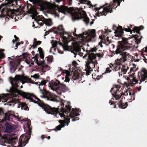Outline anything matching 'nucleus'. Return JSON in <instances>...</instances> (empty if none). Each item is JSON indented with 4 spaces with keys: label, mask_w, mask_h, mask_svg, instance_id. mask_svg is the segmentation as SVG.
I'll list each match as a JSON object with an SVG mask.
<instances>
[{
    "label": "nucleus",
    "mask_w": 147,
    "mask_h": 147,
    "mask_svg": "<svg viewBox=\"0 0 147 147\" xmlns=\"http://www.w3.org/2000/svg\"><path fill=\"white\" fill-rule=\"evenodd\" d=\"M29 82L30 83L35 84L39 86L40 92L42 94V96H40L41 98H44L47 100H50L53 102H59V100L57 99V96L53 93L50 92H47L43 88H40V86H43L45 85L46 82L45 81H42L39 84L37 82L34 83L29 78L26 76L23 75H16L15 77L12 78V80L10 81L11 86L10 88L11 90L18 94L22 96L23 98L27 96L28 93L23 91L19 90L17 89L19 87V85L22 83V84H25L26 83Z\"/></svg>",
    "instance_id": "1"
},
{
    "label": "nucleus",
    "mask_w": 147,
    "mask_h": 147,
    "mask_svg": "<svg viewBox=\"0 0 147 147\" xmlns=\"http://www.w3.org/2000/svg\"><path fill=\"white\" fill-rule=\"evenodd\" d=\"M28 94L27 96L24 98L29 100L31 102H33L34 103L37 104L44 110L47 113L53 114L54 115L55 114V115H58L61 117H63L64 118L63 120H59V122L61 125L56 127L53 129L55 131L60 130L62 127H64L66 125L67 126L69 125L70 122V119L67 117H69L72 118L80 115L79 114L76 112L78 111L77 109H72L71 110V107L70 106L66 105V109H62L61 110V113H59L58 109L56 108L52 107L48 105H45L39 104L40 103L39 102L38 103L35 100L33 101L31 98L28 96Z\"/></svg>",
    "instance_id": "2"
},
{
    "label": "nucleus",
    "mask_w": 147,
    "mask_h": 147,
    "mask_svg": "<svg viewBox=\"0 0 147 147\" xmlns=\"http://www.w3.org/2000/svg\"><path fill=\"white\" fill-rule=\"evenodd\" d=\"M9 92V94H8L11 97L15 98H13L10 99V100H8L9 96L5 94H2L0 95V102L1 101L2 102H7V103L4 104V105H6L7 104V105L10 106H13L16 104H18V108H21L22 109L28 111L29 110L28 107L25 103L20 102L18 101V94L17 93L11 91L10 89Z\"/></svg>",
    "instance_id": "3"
},
{
    "label": "nucleus",
    "mask_w": 147,
    "mask_h": 147,
    "mask_svg": "<svg viewBox=\"0 0 147 147\" xmlns=\"http://www.w3.org/2000/svg\"><path fill=\"white\" fill-rule=\"evenodd\" d=\"M73 35L78 36L82 42H94L96 40V30L95 29L88 30L78 35L75 32H73Z\"/></svg>",
    "instance_id": "4"
},
{
    "label": "nucleus",
    "mask_w": 147,
    "mask_h": 147,
    "mask_svg": "<svg viewBox=\"0 0 147 147\" xmlns=\"http://www.w3.org/2000/svg\"><path fill=\"white\" fill-rule=\"evenodd\" d=\"M83 58L87 59L86 61V75H88L90 72L92 71V68H94L98 64L97 61L96 60V56H84Z\"/></svg>",
    "instance_id": "5"
},
{
    "label": "nucleus",
    "mask_w": 147,
    "mask_h": 147,
    "mask_svg": "<svg viewBox=\"0 0 147 147\" xmlns=\"http://www.w3.org/2000/svg\"><path fill=\"white\" fill-rule=\"evenodd\" d=\"M52 90L55 91L59 95L61 94V92H65L69 91L70 89L63 83H61L58 80H56L52 83Z\"/></svg>",
    "instance_id": "6"
},
{
    "label": "nucleus",
    "mask_w": 147,
    "mask_h": 147,
    "mask_svg": "<svg viewBox=\"0 0 147 147\" xmlns=\"http://www.w3.org/2000/svg\"><path fill=\"white\" fill-rule=\"evenodd\" d=\"M117 42L118 45L115 51V54H119L121 55H130L128 52L131 51L132 49L131 47L123 44L121 41H119Z\"/></svg>",
    "instance_id": "7"
},
{
    "label": "nucleus",
    "mask_w": 147,
    "mask_h": 147,
    "mask_svg": "<svg viewBox=\"0 0 147 147\" xmlns=\"http://www.w3.org/2000/svg\"><path fill=\"white\" fill-rule=\"evenodd\" d=\"M58 44L61 46L63 50L66 51H71L73 53L74 55H81L80 54L81 53V47L80 45H74L71 49H70L67 44H63L62 42L60 41H57Z\"/></svg>",
    "instance_id": "8"
},
{
    "label": "nucleus",
    "mask_w": 147,
    "mask_h": 147,
    "mask_svg": "<svg viewBox=\"0 0 147 147\" xmlns=\"http://www.w3.org/2000/svg\"><path fill=\"white\" fill-rule=\"evenodd\" d=\"M21 56H12L11 58L8 57V59H11V60H9V71L11 73H13L16 71L18 65H19L21 61L20 57Z\"/></svg>",
    "instance_id": "9"
},
{
    "label": "nucleus",
    "mask_w": 147,
    "mask_h": 147,
    "mask_svg": "<svg viewBox=\"0 0 147 147\" xmlns=\"http://www.w3.org/2000/svg\"><path fill=\"white\" fill-rule=\"evenodd\" d=\"M31 134V130L28 129L27 133L26 135L21 136L19 139L18 142V147H22L24 146L28 143V141L30 137Z\"/></svg>",
    "instance_id": "10"
},
{
    "label": "nucleus",
    "mask_w": 147,
    "mask_h": 147,
    "mask_svg": "<svg viewBox=\"0 0 147 147\" xmlns=\"http://www.w3.org/2000/svg\"><path fill=\"white\" fill-rule=\"evenodd\" d=\"M67 12L70 14L73 21L83 18L82 14L80 12L75 11L70 8H68Z\"/></svg>",
    "instance_id": "11"
},
{
    "label": "nucleus",
    "mask_w": 147,
    "mask_h": 147,
    "mask_svg": "<svg viewBox=\"0 0 147 147\" xmlns=\"http://www.w3.org/2000/svg\"><path fill=\"white\" fill-rule=\"evenodd\" d=\"M120 87L118 85L115 86V87L114 88H112L111 90L110 91V92H111V91L113 90H114V93H112V95L115 98V100H118L121 98V96H122L123 95L124 96L125 94H124L123 92L121 93L120 94H121V95H120L119 94V91L118 88Z\"/></svg>",
    "instance_id": "12"
},
{
    "label": "nucleus",
    "mask_w": 147,
    "mask_h": 147,
    "mask_svg": "<svg viewBox=\"0 0 147 147\" xmlns=\"http://www.w3.org/2000/svg\"><path fill=\"white\" fill-rule=\"evenodd\" d=\"M52 47L51 48L49 52L50 53H52L53 55L56 54L55 52L57 51V52L60 54H62L63 52L60 50H59L56 48L58 45V42L56 40H52L51 42Z\"/></svg>",
    "instance_id": "13"
},
{
    "label": "nucleus",
    "mask_w": 147,
    "mask_h": 147,
    "mask_svg": "<svg viewBox=\"0 0 147 147\" xmlns=\"http://www.w3.org/2000/svg\"><path fill=\"white\" fill-rule=\"evenodd\" d=\"M140 84L142 82L147 80V70L144 68H142L141 71L140 78L139 77Z\"/></svg>",
    "instance_id": "14"
},
{
    "label": "nucleus",
    "mask_w": 147,
    "mask_h": 147,
    "mask_svg": "<svg viewBox=\"0 0 147 147\" xmlns=\"http://www.w3.org/2000/svg\"><path fill=\"white\" fill-rule=\"evenodd\" d=\"M5 132L7 133H10L14 131L15 128L13 124L11 125L8 122H6L5 124Z\"/></svg>",
    "instance_id": "15"
},
{
    "label": "nucleus",
    "mask_w": 147,
    "mask_h": 147,
    "mask_svg": "<svg viewBox=\"0 0 147 147\" xmlns=\"http://www.w3.org/2000/svg\"><path fill=\"white\" fill-rule=\"evenodd\" d=\"M37 56H35V57H32V58L34 59V61H35L36 63L39 66H42V67L43 68H47L48 70L50 69V67L47 65H44V61H43L39 63L38 62V61L37 59Z\"/></svg>",
    "instance_id": "16"
},
{
    "label": "nucleus",
    "mask_w": 147,
    "mask_h": 147,
    "mask_svg": "<svg viewBox=\"0 0 147 147\" xmlns=\"http://www.w3.org/2000/svg\"><path fill=\"white\" fill-rule=\"evenodd\" d=\"M55 34H66V32H65L64 29L62 25H59L57 28V31H54Z\"/></svg>",
    "instance_id": "17"
},
{
    "label": "nucleus",
    "mask_w": 147,
    "mask_h": 147,
    "mask_svg": "<svg viewBox=\"0 0 147 147\" xmlns=\"http://www.w3.org/2000/svg\"><path fill=\"white\" fill-rule=\"evenodd\" d=\"M44 24H45V26H52L53 24L52 20L51 19H45L44 22H41V23H38V24L41 26H42Z\"/></svg>",
    "instance_id": "18"
},
{
    "label": "nucleus",
    "mask_w": 147,
    "mask_h": 147,
    "mask_svg": "<svg viewBox=\"0 0 147 147\" xmlns=\"http://www.w3.org/2000/svg\"><path fill=\"white\" fill-rule=\"evenodd\" d=\"M7 1L8 5L9 7H15L16 8L17 5H18V7L19 6L18 5L17 1L16 0H7Z\"/></svg>",
    "instance_id": "19"
},
{
    "label": "nucleus",
    "mask_w": 147,
    "mask_h": 147,
    "mask_svg": "<svg viewBox=\"0 0 147 147\" xmlns=\"http://www.w3.org/2000/svg\"><path fill=\"white\" fill-rule=\"evenodd\" d=\"M121 56V57L120 58L117 59L116 62L115 61L117 65H121L122 63L125 62L127 60L126 56Z\"/></svg>",
    "instance_id": "20"
},
{
    "label": "nucleus",
    "mask_w": 147,
    "mask_h": 147,
    "mask_svg": "<svg viewBox=\"0 0 147 147\" xmlns=\"http://www.w3.org/2000/svg\"><path fill=\"white\" fill-rule=\"evenodd\" d=\"M10 15H9L8 16L11 18H13L14 17V16H15V20L16 21V20H17L18 19H21L22 17H23V14H20L16 15L15 13H13L12 12H10Z\"/></svg>",
    "instance_id": "21"
},
{
    "label": "nucleus",
    "mask_w": 147,
    "mask_h": 147,
    "mask_svg": "<svg viewBox=\"0 0 147 147\" xmlns=\"http://www.w3.org/2000/svg\"><path fill=\"white\" fill-rule=\"evenodd\" d=\"M65 73L66 74V75L65 78L62 77V80H63L65 79L64 80V82H69L70 80L69 78V76H70V73L68 71H66Z\"/></svg>",
    "instance_id": "22"
},
{
    "label": "nucleus",
    "mask_w": 147,
    "mask_h": 147,
    "mask_svg": "<svg viewBox=\"0 0 147 147\" xmlns=\"http://www.w3.org/2000/svg\"><path fill=\"white\" fill-rule=\"evenodd\" d=\"M119 107L122 109H125L127 106V102H126L125 104L123 103L122 101L121 100L118 102Z\"/></svg>",
    "instance_id": "23"
},
{
    "label": "nucleus",
    "mask_w": 147,
    "mask_h": 147,
    "mask_svg": "<svg viewBox=\"0 0 147 147\" xmlns=\"http://www.w3.org/2000/svg\"><path fill=\"white\" fill-rule=\"evenodd\" d=\"M34 41H33V43L34 44L33 48V49L36 48L38 45H40L41 43V42L40 41H37L36 39L35 38H34Z\"/></svg>",
    "instance_id": "24"
},
{
    "label": "nucleus",
    "mask_w": 147,
    "mask_h": 147,
    "mask_svg": "<svg viewBox=\"0 0 147 147\" xmlns=\"http://www.w3.org/2000/svg\"><path fill=\"white\" fill-rule=\"evenodd\" d=\"M96 50L93 48H92L90 50V55H88L87 53L85 54L84 55H102L100 54H98L97 53H94V52H96Z\"/></svg>",
    "instance_id": "25"
},
{
    "label": "nucleus",
    "mask_w": 147,
    "mask_h": 147,
    "mask_svg": "<svg viewBox=\"0 0 147 147\" xmlns=\"http://www.w3.org/2000/svg\"><path fill=\"white\" fill-rule=\"evenodd\" d=\"M33 96V97H34L35 98L38 100L39 102V103L40 104H41L42 105H44V103L43 102L40 100L36 96H34V95L33 94H28V96L30 97Z\"/></svg>",
    "instance_id": "26"
},
{
    "label": "nucleus",
    "mask_w": 147,
    "mask_h": 147,
    "mask_svg": "<svg viewBox=\"0 0 147 147\" xmlns=\"http://www.w3.org/2000/svg\"><path fill=\"white\" fill-rule=\"evenodd\" d=\"M83 20L86 25L88 24L89 23V19L87 16L83 18Z\"/></svg>",
    "instance_id": "27"
},
{
    "label": "nucleus",
    "mask_w": 147,
    "mask_h": 147,
    "mask_svg": "<svg viewBox=\"0 0 147 147\" xmlns=\"http://www.w3.org/2000/svg\"><path fill=\"white\" fill-rule=\"evenodd\" d=\"M134 56V57H132L131 59L132 61L138 62L140 59L138 57V56Z\"/></svg>",
    "instance_id": "28"
},
{
    "label": "nucleus",
    "mask_w": 147,
    "mask_h": 147,
    "mask_svg": "<svg viewBox=\"0 0 147 147\" xmlns=\"http://www.w3.org/2000/svg\"><path fill=\"white\" fill-rule=\"evenodd\" d=\"M130 26H127V27H128V28H125L124 30L126 32H130L131 30V28L132 29H133L134 28H132V25H131L129 24Z\"/></svg>",
    "instance_id": "29"
},
{
    "label": "nucleus",
    "mask_w": 147,
    "mask_h": 147,
    "mask_svg": "<svg viewBox=\"0 0 147 147\" xmlns=\"http://www.w3.org/2000/svg\"><path fill=\"white\" fill-rule=\"evenodd\" d=\"M3 117L4 120H10V117L9 116V115L8 114L5 113L3 115Z\"/></svg>",
    "instance_id": "30"
},
{
    "label": "nucleus",
    "mask_w": 147,
    "mask_h": 147,
    "mask_svg": "<svg viewBox=\"0 0 147 147\" xmlns=\"http://www.w3.org/2000/svg\"><path fill=\"white\" fill-rule=\"evenodd\" d=\"M38 52L39 53V55H44L43 50L42 48L41 47H39L38 49Z\"/></svg>",
    "instance_id": "31"
},
{
    "label": "nucleus",
    "mask_w": 147,
    "mask_h": 147,
    "mask_svg": "<svg viewBox=\"0 0 147 147\" xmlns=\"http://www.w3.org/2000/svg\"><path fill=\"white\" fill-rule=\"evenodd\" d=\"M111 71V70L110 69L109 67H107L106 68V70L105 72L102 74V76L103 75L106 74L107 73H109Z\"/></svg>",
    "instance_id": "32"
},
{
    "label": "nucleus",
    "mask_w": 147,
    "mask_h": 147,
    "mask_svg": "<svg viewBox=\"0 0 147 147\" xmlns=\"http://www.w3.org/2000/svg\"><path fill=\"white\" fill-rule=\"evenodd\" d=\"M129 78L130 79V84H131L134 77L133 76L130 75L129 76Z\"/></svg>",
    "instance_id": "33"
},
{
    "label": "nucleus",
    "mask_w": 147,
    "mask_h": 147,
    "mask_svg": "<svg viewBox=\"0 0 147 147\" xmlns=\"http://www.w3.org/2000/svg\"><path fill=\"white\" fill-rule=\"evenodd\" d=\"M72 78L74 80H76L79 78V76H78L74 75L72 77Z\"/></svg>",
    "instance_id": "34"
},
{
    "label": "nucleus",
    "mask_w": 147,
    "mask_h": 147,
    "mask_svg": "<svg viewBox=\"0 0 147 147\" xmlns=\"http://www.w3.org/2000/svg\"><path fill=\"white\" fill-rule=\"evenodd\" d=\"M52 32V29H50V30H48V31H46L45 33L44 36H47V34H49L51 32Z\"/></svg>",
    "instance_id": "35"
},
{
    "label": "nucleus",
    "mask_w": 147,
    "mask_h": 147,
    "mask_svg": "<svg viewBox=\"0 0 147 147\" xmlns=\"http://www.w3.org/2000/svg\"><path fill=\"white\" fill-rule=\"evenodd\" d=\"M32 78H33L34 79H37L39 78V76L37 74H35L33 76H31Z\"/></svg>",
    "instance_id": "36"
},
{
    "label": "nucleus",
    "mask_w": 147,
    "mask_h": 147,
    "mask_svg": "<svg viewBox=\"0 0 147 147\" xmlns=\"http://www.w3.org/2000/svg\"><path fill=\"white\" fill-rule=\"evenodd\" d=\"M133 80L131 84H136L137 83H138V80H137L135 78H134V79Z\"/></svg>",
    "instance_id": "37"
},
{
    "label": "nucleus",
    "mask_w": 147,
    "mask_h": 147,
    "mask_svg": "<svg viewBox=\"0 0 147 147\" xmlns=\"http://www.w3.org/2000/svg\"><path fill=\"white\" fill-rule=\"evenodd\" d=\"M4 51V49H0V55H5V54L3 52Z\"/></svg>",
    "instance_id": "38"
},
{
    "label": "nucleus",
    "mask_w": 147,
    "mask_h": 147,
    "mask_svg": "<svg viewBox=\"0 0 147 147\" xmlns=\"http://www.w3.org/2000/svg\"><path fill=\"white\" fill-rule=\"evenodd\" d=\"M1 14H0V18H5V15L3 13V11H1Z\"/></svg>",
    "instance_id": "39"
},
{
    "label": "nucleus",
    "mask_w": 147,
    "mask_h": 147,
    "mask_svg": "<svg viewBox=\"0 0 147 147\" xmlns=\"http://www.w3.org/2000/svg\"><path fill=\"white\" fill-rule=\"evenodd\" d=\"M72 65L75 67H77V66L78 65V64L75 61H74L73 62H72Z\"/></svg>",
    "instance_id": "40"
},
{
    "label": "nucleus",
    "mask_w": 147,
    "mask_h": 147,
    "mask_svg": "<svg viewBox=\"0 0 147 147\" xmlns=\"http://www.w3.org/2000/svg\"><path fill=\"white\" fill-rule=\"evenodd\" d=\"M142 56L143 58H144L143 59V60H144L146 63H147V56H146V57H144V56Z\"/></svg>",
    "instance_id": "41"
},
{
    "label": "nucleus",
    "mask_w": 147,
    "mask_h": 147,
    "mask_svg": "<svg viewBox=\"0 0 147 147\" xmlns=\"http://www.w3.org/2000/svg\"><path fill=\"white\" fill-rule=\"evenodd\" d=\"M119 65H118L115 67V71L120 70V67L119 66Z\"/></svg>",
    "instance_id": "42"
},
{
    "label": "nucleus",
    "mask_w": 147,
    "mask_h": 147,
    "mask_svg": "<svg viewBox=\"0 0 147 147\" xmlns=\"http://www.w3.org/2000/svg\"><path fill=\"white\" fill-rule=\"evenodd\" d=\"M79 118L78 117H76L75 118H74L73 119L72 121L74 122L76 121H77L78 120H79Z\"/></svg>",
    "instance_id": "43"
},
{
    "label": "nucleus",
    "mask_w": 147,
    "mask_h": 147,
    "mask_svg": "<svg viewBox=\"0 0 147 147\" xmlns=\"http://www.w3.org/2000/svg\"><path fill=\"white\" fill-rule=\"evenodd\" d=\"M112 29L115 31H116V29H117V27L115 25H114L113 26Z\"/></svg>",
    "instance_id": "44"
},
{
    "label": "nucleus",
    "mask_w": 147,
    "mask_h": 147,
    "mask_svg": "<svg viewBox=\"0 0 147 147\" xmlns=\"http://www.w3.org/2000/svg\"><path fill=\"white\" fill-rule=\"evenodd\" d=\"M121 71L123 72V74H125L126 73L127 70L125 69L122 68L121 69Z\"/></svg>",
    "instance_id": "45"
},
{
    "label": "nucleus",
    "mask_w": 147,
    "mask_h": 147,
    "mask_svg": "<svg viewBox=\"0 0 147 147\" xmlns=\"http://www.w3.org/2000/svg\"><path fill=\"white\" fill-rule=\"evenodd\" d=\"M142 37V36H141L140 38H138L137 39V41H138L139 43L141 42V39Z\"/></svg>",
    "instance_id": "46"
},
{
    "label": "nucleus",
    "mask_w": 147,
    "mask_h": 147,
    "mask_svg": "<svg viewBox=\"0 0 147 147\" xmlns=\"http://www.w3.org/2000/svg\"><path fill=\"white\" fill-rule=\"evenodd\" d=\"M14 37L15 38V39L16 41H18L19 40V39L18 37L16 36V35L14 36Z\"/></svg>",
    "instance_id": "47"
},
{
    "label": "nucleus",
    "mask_w": 147,
    "mask_h": 147,
    "mask_svg": "<svg viewBox=\"0 0 147 147\" xmlns=\"http://www.w3.org/2000/svg\"><path fill=\"white\" fill-rule=\"evenodd\" d=\"M144 28V27L142 26H141L139 27V29L140 30H143Z\"/></svg>",
    "instance_id": "48"
},
{
    "label": "nucleus",
    "mask_w": 147,
    "mask_h": 147,
    "mask_svg": "<svg viewBox=\"0 0 147 147\" xmlns=\"http://www.w3.org/2000/svg\"><path fill=\"white\" fill-rule=\"evenodd\" d=\"M30 55V54H29L28 53L26 52L22 53V55Z\"/></svg>",
    "instance_id": "49"
},
{
    "label": "nucleus",
    "mask_w": 147,
    "mask_h": 147,
    "mask_svg": "<svg viewBox=\"0 0 147 147\" xmlns=\"http://www.w3.org/2000/svg\"><path fill=\"white\" fill-rule=\"evenodd\" d=\"M20 45V44H19V43L18 42H18H17L16 43V45H15V47H16V48H15V49H17V48L18 47V45Z\"/></svg>",
    "instance_id": "50"
},
{
    "label": "nucleus",
    "mask_w": 147,
    "mask_h": 147,
    "mask_svg": "<svg viewBox=\"0 0 147 147\" xmlns=\"http://www.w3.org/2000/svg\"><path fill=\"white\" fill-rule=\"evenodd\" d=\"M92 21L90 22V26L92 25V24H93L94 23V21L95 20L94 19H92Z\"/></svg>",
    "instance_id": "51"
},
{
    "label": "nucleus",
    "mask_w": 147,
    "mask_h": 147,
    "mask_svg": "<svg viewBox=\"0 0 147 147\" xmlns=\"http://www.w3.org/2000/svg\"><path fill=\"white\" fill-rule=\"evenodd\" d=\"M32 55H39L38 54H36V55H34L35 53L34 51H32Z\"/></svg>",
    "instance_id": "52"
},
{
    "label": "nucleus",
    "mask_w": 147,
    "mask_h": 147,
    "mask_svg": "<svg viewBox=\"0 0 147 147\" xmlns=\"http://www.w3.org/2000/svg\"><path fill=\"white\" fill-rule=\"evenodd\" d=\"M137 33L138 34V37H139V36H140V33L139 31H137Z\"/></svg>",
    "instance_id": "53"
},
{
    "label": "nucleus",
    "mask_w": 147,
    "mask_h": 147,
    "mask_svg": "<svg viewBox=\"0 0 147 147\" xmlns=\"http://www.w3.org/2000/svg\"><path fill=\"white\" fill-rule=\"evenodd\" d=\"M126 79L127 82L130 84V79L129 77H127Z\"/></svg>",
    "instance_id": "54"
},
{
    "label": "nucleus",
    "mask_w": 147,
    "mask_h": 147,
    "mask_svg": "<svg viewBox=\"0 0 147 147\" xmlns=\"http://www.w3.org/2000/svg\"><path fill=\"white\" fill-rule=\"evenodd\" d=\"M55 1L57 3H59L61 2L62 0H55Z\"/></svg>",
    "instance_id": "55"
},
{
    "label": "nucleus",
    "mask_w": 147,
    "mask_h": 147,
    "mask_svg": "<svg viewBox=\"0 0 147 147\" xmlns=\"http://www.w3.org/2000/svg\"><path fill=\"white\" fill-rule=\"evenodd\" d=\"M5 56H0V59H2L4 58Z\"/></svg>",
    "instance_id": "56"
},
{
    "label": "nucleus",
    "mask_w": 147,
    "mask_h": 147,
    "mask_svg": "<svg viewBox=\"0 0 147 147\" xmlns=\"http://www.w3.org/2000/svg\"><path fill=\"white\" fill-rule=\"evenodd\" d=\"M36 1L38 3H40L41 1L40 0H36Z\"/></svg>",
    "instance_id": "57"
},
{
    "label": "nucleus",
    "mask_w": 147,
    "mask_h": 147,
    "mask_svg": "<svg viewBox=\"0 0 147 147\" xmlns=\"http://www.w3.org/2000/svg\"><path fill=\"white\" fill-rule=\"evenodd\" d=\"M43 135H42L41 136V139H42V140H44V139L45 138V137H43Z\"/></svg>",
    "instance_id": "58"
},
{
    "label": "nucleus",
    "mask_w": 147,
    "mask_h": 147,
    "mask_svg": "<svg viewBox=\"0 0 147 147\" xmlns=\"http://www.w3.org/2000/svg\"><path fill=\"white\" fill-rule=\"evenodd\" d=\"M109 103L110 104H111V105H114V103L113 102H111V100H110L109 102Z\"/></svg>",
    "instance_id": "59"
},
{
    "label": "nucleus",
    "mask_w": 147,
    "mask_h": 147,
    "mask_svg": "<svg viewBox=\"0 0 147 147\" xmlns=\"http://www.w3.org/2000/svg\"><path fill=\"white\" fill-rule=\"evenodd\" d=\"M41 58H42V59H43L44 58V56H39Z\"/></svg>",
    "instance_id": "60"
},
{
    "label": "nucleus",
    "mask_w": 147,
    "mask_h": 147,
    "mask_svg": "<svg viewBox=\"0 0 147 147\" xmlns=\"http://www.w3.org/2000/svg\"><path fill=\"white\" fill-rule=\"evenodd\" d=\"M111 45L113 47V48H114L115 47V45L113 44H111Z\"/></svg>",
    "instance_id": "61"
},
{
    "label": "nucleus",
    "mask_w": 147,
    "mask_h": 147,
    "mask_svg": "<svg viewBox=\"0 0 147 147\" xmlns=\"http://www.w3.org/2000/svg\"><path fill=\"white\" fill-rule=\"evenodd\" d=\"M51 138L50 136H49L47 137V140H49Z\"/></svg>",
    "instance_id": "62"
},
{
    "label": "nucleus",
    "mask_w": 147,
    "mask_h": 147,
    "mask_svg": "<svg viewBox=\"0 0 147 147\" xmlns=\"http://www.w3.org/2000/svg\"><path fill=\"white\" fill-rule=\"evenodd\" d=\"M2 126L1 125H0V131H1V130L2 128Z\"/></svg>",
    "instance_id": "63"
},
{
    "label": "nucleus",
    "mask_w": 147,
    "mask_h": 147,
    "mask_svg": "<svg viewBox=\"0 0 147 147\" xmlns=\"http://www.w3.org/2000/svg\"><path fill=\"white\" fill-rule=\"evenodd\" d=\"M30 63V62H28V61H26V63L27 64H28V65L29 63Z\"/></svg>",
    "instance_id": "64"
}]
</instances>
